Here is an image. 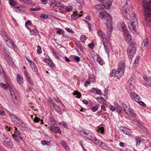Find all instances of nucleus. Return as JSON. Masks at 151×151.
<instances>
[{"label":"nucleus","instance_id":"nucleus-1","mask_svg":"<svg viewBox=\"0 0 151 151\" xmlns=\"http://www.w3.org/2000/svg\"><path fill=\"white\" fill-rule=\"evenodd\" d=\"M124 12L126 13V16L127 18H129L131 23L129 24V27L130 31L133 33L136 32V27L137 25V19L136 15L134 12L130 14L128 10L125 9Z\"/></svg>","mask_w":151,"mask_h":151},{"label":"nucleus","instance_id":"nucleus-2","mask_svg":"<svg viewBox=\"0 0 151 151\" xmlns=\"http://www.w3.org/2000/svg\"><path fill=\"white\" fill-rule=\"evenodd\" d=\"M127 35V36L124 37L125 39L130 45L127 48V53L129 58H131L134 56L136 52V48L133 40L131 38L130 35L128 34Z\"/></svg>","mask_w":151,"mask_h":151},{"label":"nucleus","instance_id":"nucleus-3","mask_svg":"<svg viewBox=\"0 0 151 151\" xmlns=\"http://www.w3.org/2000/svg\"><path fill=\"white\" fill-rule=\"evenodd\" d=\"M145 20L151 22V0H144L142 2Z\"/></svg>","mask_w":151,"mask_h":151},{"label":"nucleus","instance_id":"nucleus-4","mask_svg":"<svg viewBox=\"0 0 151 151\" xmlns=\"http://www.w3.org/2000/svg\"><path fill=\"white\" fill-rule=\"evenodd\" d=\"M81 134L87 139L92 141L96 145H99V140L96 138L94 134L92 132L87 130L81 132Z\"/></svg>","mask_w":151,"mask_h":151},{"label":"nucleus","instance_id":"nucleus-5","mask_svg":"<svg viewBox=\"0 0 151 151\" xmlns=\"http://www.w3.org/2000/svg\"><path fill=\"white\" fill-rule=\"evenodd\" d=\"M1 34L2 37L4 40L7 45L10 48H15L17 46L12 41L10 37L8 36L7 34L4 30H1Z\"/></svg>","mask_w":151,"mask_h":151},{"label":"nucleus","instance_id":"nucleus-6","mask_svg":"<svg viewBox=\"0 0 151 151\" xmlns=\"http://www.w3.org/2000/svg\"><path fill=\"white\" fill-rule=\"evenodd\" d=\"M125 63L123 61H121L118 65L117 71L115 72L114 76L119 79L122 76L124 71Z\"/></svg>","mask_w":151,"mask_h":151},{"label":"nucleus","instance_id":"nucleus-7","mask_svg":"<svg viewBox=\"0 0 151 151\" xmlns=\"http://www.w3.org/2000/svg\"><path fill=\"white\" fill-rule=\"evenodd\" d=\"M120 104H121L122 107L123 108V110L124 112L127 115L132 117L135 116V114L132 109L129 108L125 103L122 102H120Z\"/></svg>","mask_w":151,"mask_h":151},{"label":"nucleus","instance_id":"nucleus-8","mask_svg":"<svg viewBox=\"0 0 151 151\" xmlns=\"http://www.w3.org/2000/svg\"><path fill=\"white\" fill-rule=\"evenodd\" d=\"M12 129L14 130V134H12V137L15 141L18 142H19L23 139L21 137L20 132L19 130H17L16 127H14Z\"/></svg>","mask_w":151,"mask_h":151},{"label":"nucleus","instance_id":"nucleus-9","mask_svg":"<svg viewBox=\"0 0 151 151\" xmlns=\"http://www.w3.org/2000/svg\"><path fill=\"white\" fill-rule=\"evenodd\" d=\"M12 121L15 124L21 126L23 124V122L20 118L17 117V116L13 114H10L9 115Z\"/></svg>","mask_w":151,"mask_h":151},{"label":"nucleus","instance_id":"nucleus-10","mask_svg":"<svg viewBox=\"0 0 151 151\" xmlns=\"http://www.w3.org/2000/svg\"><path fill=\"white\" fill-rule=\"evenodd\" d=\"M136 83V79L134 77H132L130 78L126 85L127 88L129 90H132L134 87Z\"/></svg>","mask_w":151,"mask_h":151},{"label":"nucleus","instance_id":"nucleus-11","mask_svg":"<svg viewBox=\"0 0 151 151\" xmlns=\"http://www.w3.org/2000/svg\"><path fill=\"white\" fill-rule=\"evenodd\" d=\"M99 17L102 19H104V20H106L108 23H110L112 20L111 16L107 13L101 12L98 15Z\"/></svg>","mask_w":151,"mask_h":151},{"label":"nucleus","instance_id":"nucleus-12","mask_svg":"<svg viewBox=\"0 0 151 151\" xmlns=\"http://www.w3.org/2000/svg\"><path fill=\"white\" fill-rule=\"evenodd\" d=\"M117 29L120 31L124 32V35L125 37H127V34H129L128 32V31L126 29L124 24L123 23H119L117 25Z\"/></svg>","mask_w":151,"mask_h":151},{"label":"nucleus","instance_id":"nucleus-13","mask_svg":"<svg viewBox=\"0 0 151 151\" xmlns=\"http://www.w3.org/2000/svg\"><path fill=\"white\" fill-rule=\"evenodd\" d=\"M4 145V146L8 148H12L13 146L12 141L9 138H6L5 140Z\"/></svg>","mask_w":151,"mask_h":151},{"label":"nucleus","instance_id":"nucleus-14","mask_svg":"<svg viewBox=\"0 0 151 151\" xmlns=\"http://www.w3.org/2000/svg\"><path fill=\"white\" fill-rule=\"evenodd\" d=\"M120 130L124 134L128 136L131 135L132 132L130 130L126 127H120Z\"/></svg>","mask_w":151,"mask_h":151},{"label":"nucleus","instance_id":"nucleus-15","mask_svg":"<svg viewBox=\"0 0 151 151\" xmlns=\"http://www.w3.org/2000/svg\"><path fill=\"white\" fill-rule=\"evenodd\" d=\"M50 130L51 131L55 133H61V132L59 127H55L54 125L50 126Z\"/></svg>","mask_w":151,"mask_h":151},{"label":"nucleus","instance_id":"nucleus-16","mask_svg":"<svg viewBox=\"0 0 151 151\" xmlns=\"http://www.w3.org/2000/svg\"><path fill=\"white\" fill-rule=\"evenodd\" d=\"M9 91L13 100H16L17 99V96L15 95L16 91L15 89L13 88H10Z\"/></svg>","mask_w":151,"mask_h":151},{"label":"nucleus","instance_id":"nucleus-17","mask_svg":"<svg viewBox=\"0 0 151 151\" xmlns=\"http://www.w3.org/2000/svg\"><path fill=\"white\" fill-rule=\"evenodd\" d=\"M130 97L136 101H138L140 100V98L138 95L134 93L131 92L130 94Z\"/></svg>","mask_w":151,"mask_h":151},{"label":"nucleus","instance_id":"nucleus-18","mask_svg":"<svg viewBox=\"0 0 151 151\" xmlns=\"http://www.w3.org/2000/svg\"><path fill=\"white\" fill-rule=\"evenodd\" d=\"M103 7L105 8L106 9H108L110 8V6L111 5V2L109 1H107V0L106 1L104 2L102 4Z\"/></svg>","mask_w":151,"mask_h":151},{"label":"nucleus","instance_id":"nucleus-19","mask_svg":"<svg viewBox=\"0 0 151 151\" xmlns=\"http://www.w3.org/2000/svg\"><path fill=\"white\" fill-rule=\"evenodd\" d=\"M82 16V14H79L78 12L76 11L74 12L73 14L71 15V19L73 20H75L80 17Z\"/></svg>","mask_w":151,"mask_h":151},{"label":"nucleus","instance_id":"nucleus-20","mask_svg":"<svg viewBox=\"0 0 151 151\" xmlns=\"http://www.w3.org/2000/svg\"><path fill=\"white\" fill-rule=\"evenodd\" d=\"M99 145V147L103 149L106 150L108 149V147L107 145L104 142L99 141V145Z\"/></svg>","mask_w":151,"mask_h":151},{"label":"nucleus","instance_id":"nucleus-21","mask_svg":"<svg viewBox=\"0 0 151 151\" xmlns=\"http://www.w3.org/2000/svg\"><path fill=\"white\" fill-rule=\"evenodd\" d=\"M97 33L98 35L102 38V41L106 39L104 33L101 31L100 29L98 30Z\"/></svg>","mask_w":151,"mask_h":151},{"label":"nucleus","instance_id":"nucleus-22","mask_svg":"<svg viewBox=\"0 0 151 151\" xmlns=\"http://www.w3.org/2000/svg\"><path fill=\"white\" fill-rule=\"evenodd\" d=\"M29 63L32 70L34 72L37 71V68L35 64L31 60H29Z\"/></svg>","mask_w":151,"mask_h":151},{"label":"nucleus","instance_id":"nucleus-23","mask_svg":"<svg viewBox=\"0 0 151 151\" xmlns=\"http://www.w3.org/2000/svg\"><path fill=\"white\" fill-rule=\"evenodd\" d=\"M148 44V41L147 40H144L142 45L141 48L142 50H145Z\"/></svg>","mask_w":151,"mask_h":151},{"label":"nucleus","instance_id":"nucleus-24","mask_svg":"<svg viewBox=\"0 0 151 151\" xmlns=\"http://www.w3.org/2000/svg\"><path fill=\"white\" fill-rule=\"evenodd\" d=\"M55 6H57L59 10H60V9L63 8L64 7L63 4L60 1L57 2Z\"/></svg>","mask_w":151,"mask_h":151},{"label":"nucleus","instance_id":"nucleus-25","mask_svg":"<svg viewBox=\"0 0 151 151\" xmlns=\"http://www.w3.org/2000/svg\"><path fill=\"white\" fill-rule=\"evenodd\" d=\"M14 10L17 12L19 13H23L24 11L23 10L21 9L20 7L19 6V5H16V6L14 7Z\"/></svg>","mask_w":151,"mask_h":151},{"label":"nucleus","instance_id":"nucleus-26","mask_svg":"<svg viewBox=\"0 0 151 151\" xmlns=\"http://www.w3.org/2000/svg\"><path fill=\"white\" fill-rule=\"evenodd\" d=\"M17 81L18 83L19 84H21L23 83V80L22 78L19 74H17Z\"/></svg>","mask_w":151,"mask_h":151},{"label":"nucleus","instance_id":"nucleus-27","mask_svg":"<svg viewBox=\"0 0 151 151\" xmlns=\"http://www.w3.org/2000/svg\"><path fill=\"white\" fill-rule=\"evenodd\" d=\"M7 61L9 64L12 66H14L15 65L14 63L11 58H8L7 59Z\"/></svg>","mask_w":151,"mask_h":151},{"label":"nucleus","instance_id":"nucleus-28","mask_svg":"<svg viewBox=\"0 0 151 151\" xmlns=\"http://www.w3.org/2000/svg\"><path fill=\"white\" fill-rule=\"evenodd\" d=\"M121 102H122V101H121ZM120 102V101L119 102V103ZM119 104H120V106L119 105L117 107H116V111L119 113H120L122 112V110H123V108L122 107L121 104L119 103Z\"/></svg>","mask_w":151,"mask_h":151},{"label":"nucleus","instance_id":"nucleus-29","mask_svg":"<svg viewBox=\"0 0 151 151\" xmlns=\"http://www.w3.org/2000/svg\"><path fill=\"white\" fill-rule=\"evenodd\" d=\"M140 139V138H139L138 136L135 137V139L136 142V145H139L140 142H142Z\"/></svg>","mask_w":151,"mask_h":151},{"label":"nucleus","instance_id":"nucleus-30","mask_svg":"<svg viewBox=\"0 0 151 151\" xmlns=\"http://www.w3.org/2000/svg\"><path fill=\"white\" fill-rule=\"evenodd\" d=\"M102 6V4L101 3V4H99L94 5V7L98 10L101 9H104V7Z\"/></svg>","mask_w":151,"mask_h":151},{"label":"nucleus","instance_id":"nucleus-31","mask_svg":"<svg viewBox=\"0 0 151 151\" xmlns=\"http://www.w3.org/2000/svg\"><path fill=\"white\" fill-rule=\"evenodd\" d=\"M97 60L98 63L101 65H102L103 63V61L100 58L99 56L97 55Z\"/></svg>","mask_w":151,"mask_h":151},{"label":"nucleus","instance_id":"nucleus-32","mask_svg":"<svg viewBox=\"0 0 151 151\" xmlns=\"http://www.w3.org/2000/svg\"><path fill=\"white\" fill-rule=\"evenodd\" d=\"M56 2L55 0H50V1H49V3L50 6H52V7H55V4Z\"/></svg>","mask_w":151,"mask_h":151},{"label":"nucleus","instance_id":"nucleus-33","mask_svg":"<svg viewBox=\"0 0 151 151\" xmlns=\"http://www.w3.org/2000/svg\"><path fill=\"white\" fill-rule=\"evenodd\" d=\"M30 33L31 35H34L35 34L36 32H37L38 31L36 29H30L29 30Z\"/></svg>","mask_w":151,"mask_h":151},{"label":"nucleus","instance_id":"nucleus-34","mask_svg":"<svg viewBox=\"0 0 151 151\" xmlns=\"http://www.w3.org/2000/svg\"><path fill=\"white\" fill-rule=\"evenodd\" d=\"M85 22L87 23L88 24V27L89 29V30H92V27H94L95 26V24H90L87 22L85 20Z\"/></svg>","mask_w":151,"mask_h":151},{"label":"nucleus","instance_id":"nucleus-35","mask_svg":"<svg viewBox=\"0 0 151 151\" xmlns=\"http://www.w3.org/2000/svg\"><path fill=\"white\" fill-rule=\"evenodd\" d=\"M34 121L35 123L39 122H40V124H42L43 123L42 120L41 119L40 120V119L38 118L37 117H36L34 119Z\"/></svg>","mask_w":151,"mask_h":151},{"label":"nucleus","instance_id":"nucleus-36","mask_svg":"<svg viewBox=\"0 0 151 151\" xmlns=\"http://www.w3.org/2000/svg\"><path fill=\"white\" fill-rule=\"evenodd\" d=\"M73 95H77V97L78 98H80L81 96V93L80 92L77 91H75L74 92Z\"/></svg>","mask_w":151,"mask_h":151},{"label":"nucleus","instance_id":"nucleus-37","mask_svg":"<svg viewBox=\"0 0 151 151\" xmlns=\"http://www.w3.org/2000/svg\"><path fill=\"white\" fill-rule=\"evenodd\" d=\"M103 44L104 46V48L105 50V52L107 53L109 52V47L106 45L105 44V42H104V41H103Z\"/></svg>","mask_w":151,"mask_h":151},{"label":"nucleus","instance_id":"nucleus-38","mask_svg":"<svg viewBox=\"0 0 151 151\" xmlns=\"http://www.w3.org/2000/svg\"><path fill=\"white\" fill-rule=\"evenodd\" d=\"M0 85L1 87L4 89L6 90L7 89H8L9 87L8 85L1 82L0 83Z\"/></svg>","mask_w":151,"mask_h":151},{"label":"nucleus","instance_id":"nucleus-39","mask_svg":"<svg viewBox=\"0 0 151 151\" xmlns=\"http://www.w3.org/2000/svg\"><path fill=\"white\" fill-rule=\"evenodd\" d=\"M139 56H137L136 57V59L135 60L133 64L134 66L135 67L136 66V64L138 63L139 60Z\"/></svg>","mask_w":151,"mask_h":151},{"label":"nucleus","instance_id":"nucleus-40","mask_svg":"<svg viewBox=\"0 0 151 151\" xmlns=\"http://www.w3.org/2000/svg\"><path fill=\"white\" fill-rule=\"evenodd\" d=\"M9 3L10 5L14 6V7L16 6V5H18V4H16V3L13 0H9Z\"/></svg>","mask_w":151,"mask_h":151},{"label":"nucleus","instance_id":"nucleus-41","mask_svg":"<svg viewBox=\"0 0 151 151\" xmlns=\"http://www.w3.org/2000/svg\"><path fill=\"white\" fill-rule=\"evenodd\" d=\"M59 124L60 125H62L64 127L68 129V125L64 121L59 122Z\"/></svg>","mask_w":151,"mask_h":151},{"label":"nucleus","instance_id":"nucleus-42","mask_svg":"<svg viewBox=\"0 0 151 151\" xmlns=\"http://www.w3.org/2000/svg\"><path fill=\"white\" fill-rule=\"evenodd\" d=\"M143 78L144 80L147 82H149L151 81V77H148L146 76H143Z\"/></svg>","mask_w":151,"mask_h":151},{"label":"nucleus","instance_id":"nucleus-43","mask_svg":"<svg viewBox=\"0 0 151 151\" xmlns=\"http://www.w3.org/2000/svg\"><path fill=\"white\" fill-rule=\"evenodd\" d=\"M97 131L99 132H100L102 134H103L104 132V129L103 127H100L98 128Z\"/></svg>","mask_w":151,"mask_h":151},{"label":"nucleus","instance_id":"nucleus-44","mask_svg":"<svg viewBox=\"0 0 151 151\" xmlns=\"http://www.w3.org/2000/svg\"><path fill=\"white\" fill-rule=\"evenodd\" d=\"M64 32V31L60 28H58V30L56 31L57 33L60 35L63 34Z\"/></svg>","mask_w":151,"mask_h":151},{"label":"nucleus","instance_id":"nucleus-45","mask_svg":"<svg viewBox=\"0 0 151 151\" xmlns=\"http://www.w3.org/2000/svg\"><path fill=\"white\" fill-rule=\"evenodd\" d=\"M41 143L42 145H49L50 144L49 142L45 140H42L41 142Z\"/></svg>","mask_w":151,"mask_h":151},{"label":"nucleus","instance_id":"nucleus-46","mask_svg":"<svg viewBox=\"0 0 151 151\" xmlns=\"http://www.w3.org/2000/svg\"><path fill=\"white\" fill-rule=\"evenodd\" d=\"M40 17L43 19H46L48 18V17L47 14H42L40 15Z\"/></svg>","mask_w":151,"mask_h":151},{"label":"nucleus","instance_id":"nucleus-47","mask_svg":"<svg viewBox=\"0 0 151 151\" xmlns=\"http://www.w3.org/2000/svg\"><path fill=\"white\" fill-rule=\"evenodd\" d=\"M73 9V7L71 6H68L65 8V10L68 12L71 11Z\"/></svg>","mask_w":151,"mask_h":151},{"label":"nucleus","instance_id":"nucleus-48","mask_svg":"<svg viewBox=\"0 0 151 151\" xmlns=\"http://www.w3.org/2000/svg\"><path fill=\"white\" fill-rule=\"evenodd\" d=\"M80 39L82 42H84L86 39V36L85 35H83L81 37Z\"/></svg>","mask_w":151,"mask_h":151},{"label":"nucleus","instance_id":"nucleus-49","mask_svg":"<svg viewBox=\"0 0 151 151\" xmlns=\"http://www.w3.org/2000/svg\"><path fill=\"white\" fill-rule=\"evenodd\" d=\"M37 52L38 54H40L42 53L41 48L40 45H38L37 47Z\"/></svg>","mask_w":151,"mask_h":151},{"label":"nucleus","instance_id":"nucleus-50","mask_svg":"<svg viewBox=\"0 0 151 151\" xmlns=\"http://www.w3.org/2000/svg\"><path fill=\"white\" fill-rule=\"evenodd\" d=\"M93 112H95L98 109V107L97 106L92 107L91 108Z\"/></svg>","mask_w":151,"mask_h":151},{"label":"nucleus","instance_id":"nucleus-51","mask_svg":"<svg viewBox=\"0 0 151 151\" xmlns=\"http://www.w3.org/2000/svg\"><path fill=\"white\" fill-rule=\"evenodd\" d=\"M94 44L93 42H91L88 45V47L91 49H93L94 47Z\"/></svg>","mask_w":151,"mask_h":151},{"label":"nucleus","instance_id":"nucleus-52","mask_svg":"<svg viewBox=\"0 0 151 151\" xmlns=\"http://www.w3.org/2000/svg\"><path fill=\"white\" fill-rule=\"evenodd\" d=\"M44 60L45 62H50V60L49 59V57L48 56H46L44 58Z\"/></svg>","mask_w":151,"mask_h":151},{"label":"nucleus","instance_id":"nucleus-53","mask_svg":"<svg viewBox=\"0 0 151 151\" xmlns=\"http://www.w3.org/2000/svg\"><path fill=\"white\" fill-rule=\"evenodd\" d=\"M27 81L29 83L31 86H33L34 83L32 80L30 78L29 79H27Z\"/></svg>","mask_w":151,"mask_h":151},{"label":"nucleus","instance_id":"nucleus-54","mask_svg":"<svg viewBox=\"0 0 151 151\" xmlns=\"http://www.w3.org/2000/svg\"><path fill=\"white\" fill-rule=\"evenodd\" d=\"M24 74L27 79H29V78H30V77L29 76V74L27 72L25 71L24 72Z\"/></svg>","mask_w":151,"mask_h":151},{"label":"nucleus","instance_id":"nucleus-55","mask_svg":"<svg viewBox=\"0 0 151 151\" xmlns=\"http://www.w3.org/2000/svg\"><path fill=\"white\" fill-rule=\"evenodd\" d=\"M74 58L77 62H78L80 60V57L78 56H77L76 55H75L74 56Z\"/></svg>","mask_w":151,"mask_h":151},{"label":"nucleus","instance_id":"nucleus-56","mask_svg":"<svg viewBox=\"0 0 151 151\" xmlns=\"http://www.w3.org/2000/svg\"><path fill=\"white\" fill-rule=\"evenodd\" d=\"M61 144L63 147H65V149H66V147H67L68 145L65 142H63L61 143Z\"/></svg>","mask_w":151,"mask_h":151},{"label":"nucleus","instance_id":"nucleus-57","mask_svg":"<svg viewBox=\"0 0 151 151\" xmlns=\"http://www.w3.org/2000/svg\"><path fill=\"white\" fill-rule=\"evenodd\" d=\"M97 89L95 88H93L91 90V91L94 93L96 94V93H97Z\"/></svg>","mask_w":151,"mask_h":151},{"label":"nucleus","instance_id":"nucleus-58","mask_svg":"<svg viewBox=\"0 0 151 151\" xmlns=\"http://www.w3.org/2000/svg\"><path fill=\"white\" fill-rule=\"evenodd\" d=\"M65 29L68 32H70L73 33L74 32V31H73L70 28H66Z\"/></svg>","mask_w":151,"mask_h":151},{"label":"nucleus","instance_id":"nucleus-59","mask_svg":"<svg viewBox=\"0 0 151 151\" xmlns=\"http://www.w3.org/2000/svg\"><path fill=\"white\" fill-rule=\"evenodd\" d=\"M23 2L27 4H31L32 3L31 0H24Z\"/></svg>","mask_w":151,"mask_h":151},{"label":"nucleus","instance_id":"nucleus-60","mask_svg":"<svg viewBox=\"0 0 151 151\" xmlns=\"http://www.w3.org/2000/svg\"><path fill=\"white\" fill-rule=\"evenodd\" d=\"M116 108L112 105L110 106V109L112 111H114L115 110Z\"/></svg>","mask_w":151,"mask_h":151},{"label":"nucleus","instance_id":"nucleus-61","mask_svg":"<svg viewBox=\"0 0 151 151\" xmlns=\"http://www.w3.org/2000/svg\"><path fill=\"white\" fill-rule=\"evenodd\" d=\"M6 115V113L4 111H2L0 109V115L1 116H4Z\"/></svg>","mask_w":151,"mask_h":151},{"label":"nucleus","instance_id":"nucleus-62","mask_svg":"<svg viewBox=\"0 0 151 151\" xmlns=\"http://www.w3.org/2000/svg\"><path fill=\"white\" fill-rule=\"evenodd\" d=\"M137 102L139 103V104L140 105H142V106H146L144 102H143L142 101H137Z\"/></svg>","mask_w":151,"mask_h":151},{"label":"nucleus","instance_id":"nucleus-63","mask_svg":"<svg viewBox=\"0 0 151 151\" xmlns=\"http://www.w3.org/2000/svg\"><path fill=\"white\" fill-rule=\"evenodd\" d=\"M115 70H112L110 76L111 77H113L114 75Z\"/></svg>","mask_w":151,"mask_h":151},{"label":"nucleus","instance_id":"nucleus-64","mask_svg":"<svg viewBox=\"0 0 151 151\" xmlns=\"http://www.w3.org/2000/svg\"><path fill=\"white\" fill-rule=\"evenodd\" d=\"M31 22L29 20H28L27 22H26L25 25H26L27 24H28L29 25L31 26L32 24Z\"/></svg>","mask_w":151,"mask_h":151}]
</instances>
